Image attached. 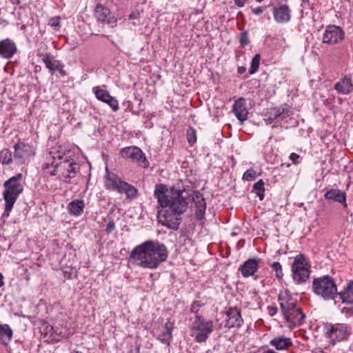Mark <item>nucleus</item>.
<instances>
[{"label":"nucleus","mask_w":353,"mask_h":353,"mask_svg":"<svg viewBox=\"0 0 353 353\" xmlns=\"http://www.w3.org/2000/svg\"><path fill=\"white\" fill-rule=\"evenodd\" d=\"M168 256L166 246L158 241L148 240L137 245L130 254V260L137 265L147 269H156Z\"/></svg>","instance_id":"nucleus-1"},{"label":"nucleus","mask_w":353,"mask_h":353,"mask_svg":"<svg viewBox=\"0 0 353 353\" xmlns=\"http://www.w3.org/2000/svg\"><path fill=\"white\" fill-rule=\"evenodd\" d=\"M159 221L170 229L176 230L181 223V214L186 210L187 200H158Z\"/></svg>","instance_id":"nucleus-2"},{"label":"nucleus","mask_w":353,"mask_h":353,"mask_svg":"<svg viewBox=\"0 0 353 353\" xmlns=\"http://www.w3.org/2000/svg\"><path fill=\"white\" fill-rule=\"evenodd\" d=\"M313 292L325 301L334 300L337 295V287L334 279L324 275L314 279L312 281Z\"/></svg>","instance_id":"nucleus-3"},{"label":"nucleus","mask_w":353,"mask_h":353,"mask_svg":"<svg viewBox=\"0 0 353 353\" xmlns=\"http://www.w3.org/2000/svg\"><path fill=\"white\" fill-rule=\"evenodd\" d=\"M310 265L303 254L297 255L294 260L292 271L294 280L298 283L305 282L310 274Z\"/></svg>","instance_id":"nucleus-4"},{"label":"nucleus","mask_w":353,"mask_h":353,"mask_svg":"<svg viewBox=\"0 0 353 353\" xmlns=\"http://www.w3.org/2000/svg\"><path fill=\"white\" fill-rule=\"evenodd\" d=\"M105 186L109 189H112L120 193H125L127 199H133L137 196L138 190L132 185L121 181L117 176H107L105 179Z\"/></svg>","instance_id":"nucleus-5"},{"label":"nucleus","mask_w":353,"mask_h":353,"mask_svg":"<svg viewBox=\"0 0 353 353\" xmlns=\"http://www.w3.org/2000/svg\"><path fill=\"white\" fill-rule=\"evenodd\" d=\"M23 174H17L7 180L4 184L3 199H17L23 190Z\"/></svg>","instance_id":"nucleus-6"},{"label":"nucleus","mask_w":353,"mask_h":353,"mask_svg":"<svg viewBox=\"0 0 353 353\" xmlns=\"http://www.w3.org/2000/svg\"><path fill=\"white\" fill-rule=\"evenodd\" d=\"M325 334L333 341H341L347 339L351 334L350 327L345 323L327 324L325 325ZM335 344V341H333Z\"/></svg>","instance_id":"nucleus-7"},{"label":"nucleus","mask_w":353,"mask_h":353,"mask_svg":"<svg viewBox=\"0 0 353 353\" xmlns=\"http://www.w3.org/2000/svg\"><path fill=\"white\" fill-rule=\"evenodd\" d=\"M13 159L17 165H23L30 161L35 154L34 148L29 144L18 142L14 145Z\"/></svg>","instance_id":"nucleus-8"},{"label":"nucleus","mask_w":353,"mask_h":353,"mask_svg":"<svg viewBox=\"0 0 353 353\" xmlns=\"http://www.w3.org/2000/svg\"><path fill=\"white\" fill-rule=\"evenodd\" d=\"M345 32L337 26L330 25L325 28L323 34V43L329 45L340 43L344 40Z\"/></svg>","instance_id":"nucleus-9"},{"label":"nucleus","mask_w":353,"mask_h":353,"mask_svg":"<svg viewBox=\"0 0 353 353\" xmlns=\"http://www.w3.org/2000/svg\"><path fill=\"white\" fill-rule=\"evenodd\" d=\"M122 157L137 162L143 168H148L149 163L147 161L143 152L137 146H131L123 148L121 151Z\"/></svg>","instance_id":"nucleus-10"},{"label":"nucleus","mask_w":353,"mask_h":353,"mask_svg":"<svg viewBox=\"0 0 353 353\" xmlns=\"http://www.w3.org/2000/svg\"><path fill=\"white\" fill-rule=\"evenodd\" d=\"M290 107L288 104H282L279 107L270 108L266 110L264 121L267 124H271L277 118L284 119L291 114Z\"/></svg>","instance_id":"nucleus-11"},{"label":"nucleus","mask_w":353,"mask_h":353,"mask_svg":"<svg viewBox=\"0 0 353 353\" xmlns=\"http://www.w3.org/2000/svg\"><path fill=\"white\" fill-rule=\"evenodd\" d=\"M94 16L97 22L101 23L116 25L117 22V18L111 13L109 8L105 7L101 3H97L95 9Z\"/></svg>","instance_id":"nucleus-12"},{"label":"nucleus","mask_w":353,"mask_h":353,"mask_svg":"<svg viewBox=\"0 0 353 353\" xmlns=\"http://www.w3.org/2000/svg\"><path fill=\"white\" fill-rule=\"evenodd\" d=\"M63 159V161L59 163L60 175L65 179L74 177L79 170V165L73 159L66 157Z\"/></svg>","instance_id":"nucleus-13"},{"label":"nucleus","mask_w":353,"mask_h":353,"mask_svg":"<svg viewBox=\"0 0 353 353\" xmlns=\"http://www.w3.org/2000/svg\"><path fill=\"white\" fill-rule=\"evenodd\" d=\"M232 112L238 119L239 124L243 125L249 114L245 99L243 97L237 99L232 105Z\"/></svg>","instance_id":"nucleus-14"},{"label":"nucleus","mask_w":353,"mask_h":353,"mask_svg":"<svg viewBox=\"0 0 353 353\" xmlns=\"http://www.w3.org/2000/svg\"><path fill=\"white\" fill-rule=\"evenodd\" d=\"M283 315L290 328L300 326L305 322V316L302 310L285 312Z\"/></svg>","instance_id":"nucleus-15"},{"label":"nucleus","mask_w":353,"mask_h":353,"mask_svg":"<svg viewBox=\"0 0 353 353\" xmlns=\"http://www.w3.org/2000/svg\"><path fill=\"white\" fill-rule=\"evenodd\" d=\"M339 94L347 95L353 92V83L351 76L345 75L340 79L334 85Z\"/></svg>","instance_id":"nucleus-16"},{"label":"nucleus","mask_w":353,"mask_h":353,"mask_svg":"<svg viewBox=\"0 0 353 353\" xmlns=\"http://www.w3.org/2000/svg\"><path fill=\"white\" fill-rule=\"evenodd\" d=\"M17 51V46L12 39L7 38L0 41V56L1 57L10 59Z\"/></svg>","instance_id":"nucleus-17"},{"label":"nucleus","mask_w":353,"mask_h":353,"mask_svg":"<svg viewBox=\"0 0 353 353\" xmlns=\"http://www.w3.org/2000/svg\"><path fill=\"white\" fill-rule=\"evenodd\" d=\"M273 16L277 23H288L291 19V10L288 5L283 4L274 8Z\"/></svg>","instance_id":"nucleus-18"},{"label":"nucleus","mask_w":353,"mask_h":353,"mask_svg":"<svg viewBox=\"0 0 353 353\" xmlns=\"http://www.w3.org/2000/svg\"><path fill=\"white\" fill-rule=\"evenodd\" d=\"M279 301L282 314L292 310H302L301 307L297 306V301L292 298L289 297L288 294L286 293L279 294Z\"/></svg>","instance_id":"nucleus-19"},{"label":"nucleus","mask_w":353,"mask_h":353,"mask_svg":"<svg viewBox=\"0 0 353 353\" xmlns=\"http://www.w3.org/2000/svg\"><path fill=\"white\" fill-rule=\"evenodd\" d=\"M228 319L225 326L228 328L240 327L243 323L241 312L236 308H230L227 312Z\"/></svg>","instance_id":"nucleus-20"},{"label":"nucleus","mask_w":353,"mask_h":353,"mask_svg":"<svg viewBox=\"0 0 353 353\" xmlns=\"http://www.w3.org/2000/svg\"><path fill=\"white\" fill-rule=\"evenodd\" d=\"M259 268V260L250 259L245 261L239 268L243 277L253 276Z\"/></svg>","instance_id":"nucleus-21"},{"label":"nucleus","mask_w":353,"mask_h":353,"mask_svg":"<svg viewBox=\"0 0 353 353\" xmlns=\"http://www.w3.org/2000/svg\"><path fill=\"white\" fill-rule=\"evenodd\" d=\"M173 328L174 323L168 321L165 324L163 330L161 332V333L157 335V339L160 341L163 344L170 345V342L172 340Z\"/></svg>","instance_id":"nucleus-22"},{"label":"nucleus","mask_w":353,"mask_h":353,"mask_svg":"<svg viewBox=\"0 0 353 353\" xmlns=\"http://www.w3.org/2000/svg\"><path fill=\"white\" fill-rule=\"evenodd\" d=\"M63 157L64 154L62 155L59 152H58L56 155H53L52 157L54 161L51 164L46 163L43 165V170H45L46 173L49 174L50 176H56L57 174H60L59 164L58 163H55V160H61L63 159Z\"/></svg>","instance_id":"nucleus-23"},{"label":"nucleus","mask_w":353,"mask_h":353,"mask_svg":"<svg viewBox=\"0 0 353 353\" xmlns=\"http://www.w3.org/2000/svg\"><path fill=\"white\" fill-rule=\"evenodd\" d=\"M270 344L274 346L277 350H284L291 347L292 342L290 338L282 336L274 337L270 340Z\"/></svg>","instance_id":"nucleus-24"},{"label":"nucleus","mask_w":353,"mask_h":353,"mask_svg":"<svg viewBox=\"0 0 353 353\" xmlns=\"http://www.w3.org/2000/svg\"><path fill=\"white\" fill-rule=\"evenodd\" d=\"M185 191L184 185L181 181H178L172 187H169L168 197L169 199H187L183 196V193Z\"/></svg>","instance_id":"nucleus-25"},{"label":"nucleus","mask_w":353,"mask_h":353,"mask_svg":"<svg viewBox=\"0 0 353 353\" xmlns=\"http://www.w3.org/2000/svg\"><path fill=\"white\" fill-rule=\"evenodd\" d=\"M214 328L212 321H204L200 319V343L205 341L212 332Z\"/></svg>","instance_id":"nucleus-26"},{"label":"nucleus","mask_w":353,"mask_h":353,"mask_svg":"<svg viewBox=\"0 0 353 353\" xmlns=\"http://www.w3.org/2000/svg\"><path fill=\"white\" fill-rule=\"evenodd\" d=\"M39 56L41 58L46 67L50 71H56L59 65L61 64L60 61L52 59L50 54H39Z\"/></svg>","instance_id":"nucleus-27"},{"label":"nucleus","mask_w":353,"mask_h":353,"mask_svg":"<svg viewBox=\"0 0 353 353\" xmlns=\"http://www.w3.org/2000/svg\"><path fill=\"white\" fill-rule=\"evenodd\" d=\"M13 332L8 324H0V341L8 345L12 340Z\"/></svg>","instance_id":"nucleus-28"},{"label":"nucleus","mask_w":353,"mask_h":353,"mask_svg":"<svg viewBox=\"0 0 353 353\" xmlns=\"http://www.w3.org/2000/svg\"><path fill=\"white\" fill-rule=\"evenodd\" d=\"M83 200H72L68 206L70 214L74 216H79L83 211Z\"/></svg>","instance_id":"nucleus-29"},{"label":"nucleus","mask_w":353,"mask_h":353,"mask_svg":"<svg viewBox=\"0 0 353 353\" xmlns=\"http://www.w3.org/2000/svg\"><path fill=\"white\" fill-rule=\"evenodd\" d=\"M199 301H194L192 307L191 312L194 314L195 321L193 323L192 329H193V336L196 341H199V324L197 323V321L199 320Z\"/></svg>","instance_id":"nucleus-30"},{"label":"nucleus","mask_w":353,"mask_h":353,"mask_svg":"<svg viewBox=\"0 0 353 353\" xmlns=\"http://www.w3.org/2000/svg\"><path fill=\"white\" fill-rule=\"evenodd\" d=\"M92 92L94 94L96 98L101 101H105V100H108V99L111 102H114V97L111 96L108 91L105 90H103L97 86L92 88Z\"/></svg>","instance_id":"nucleus-31"},{"label":"nucleus","mask_w":353,"mask_h":353,"mask_svg":"<svg viewBox=\"0 0 353 353\" xmlns=\"http://www.w3.org/2000/svg\"><path fill=\"white\" fill-rule=\"evenodd\" d=\"M169 191V187L163 183L156 184L154 195L157 199H169L168 197V193Z\"/></svg>","instance_id":"nucleus-32"},{"label":"nucleus","mask_w":353,"mask_h":353,"mask_svg":"<svg viewBox=\"0 0 353 353\" xmlns=\"http://www.w3.org/2000/svg\"><path fill=\"white\" fill-rule=\"evenodd\" d=\"M13 160L12 152L9 149L3 148L0 152V163L2 165H10Z\"/></svg>","instance_id":"nucleus-33"},{"label":"nucleus","mask_w":353,"mask_h":353,"mask_svg":"<svg viewBox=\"0 0 353 353\" xmlns=\"http://www.w3.org/2000/svg\"><path fill=\"white\" fill-rule=\"evenodd\" d=\"M325 199H346V194L344 191L332 189L325 194Z\"/></svg>","instance_id":"nucleus-34"},{"label":"nucleus","mask_w":353,"mask_h":353,"mask_svg":"<svg viewBox=\"0 0 353 353\" xmlns=\"http://www.w3.org/2000/svg\"><path fill=\"white\" fill-rule=\"evenodd\" d=\"M253 190L255 191L256 194L259 199H263L264 197V182L262 179L255 183L253 185Z\"/></svg>","instance_id":"nucleus-35"},{"label":"nucleus","mask_w":353,"mask_h":353,"mask_svg":"<svg viewBox=\"0 0 353 353\" xmlns=\"http://www.w3.org/2000/svg\"><path fill=\"white\" fill-rule=\"evenodd\" d=\"M260 54H256L254 56V57L252 59L251 62V67L249 70V72L250 74H254L259 69V65H260Z\"/></svg>","instance_id":"nucleus-36"},{"label":"nucleus","mask_w":353,"mask_h":353,"mask_svg":"<svg viewBox=\"0 0 353 353\" xmlns=\"http://www.w3.org/2000/svg\"><path fill=\"white\" fill-rule=\"evenodd\" d=\"M256 177V172L252 168L247 170L242 177L244 181H254Z\"/></svg>","instance_id":"nucleus-37"},{"label":"nucleus","mask_w":353,"mask_h":353,"mask_svg":"<svg viewBox=\"0 0 353 353\" xmlns=\"http://www.w3.org/2000/svg\"><path fill=\"white\" fill-rule=\"evenodd\" d=\"M339 295L343 303L353 304V296H351L346 290L339 292Z\"/></svg>","instance_id":"nucleus-38"},{"label":"nucleus","mask_w":353,"mask_h":353,"mask_svg":"<svg viewBox=\"0 0 353 353\" xmlns=\"http://www.w3.org/2000/svg\"><path fill=\"white\" fill-rule=\"evenodd\" d=\"M5 201H6L5 210L2 214V217H1L2 219H6L9 216L10 212L12 210L16 200H5Z\"/></svg>","instance_id":"nucleus-39"},{"label":"nucleus","mask_w":353,"mask_h":353,"mask_svg":"<svg viewBox=\"0 0 353 353\" xmlns=\"http://www.w3.org/2000/svg\"><path fill=\"white\" fill-rule=\"evenodd\" d=\"M187 139L190 145L195 143L196 141V132L192 127H190L187 130Z\"/></svg>","instance_id":"nucleus-40"},{"label":"nucleus","mask_w":353,"mask_h":353,"mask_svg":"<svg viewBox=\"0 0 353 353\" xmlns=\"http://www.w3.org/2000/svg\"><path fill=\"white\" fill-rule=\"evenodd\" d=\"M272 268L273 270L275 271L277 278L281 279L283 277L282 267L279 262H274L272 265Z\"/></svg>","instance_id":"nucleus-41"},{"label":"nucleus","mask_w":353,"mask_h":353,"mask_svg":"<svg viewBox=\"0 0 353 353\" xmlns=\"http://www.w3.org/2000/svg\"><path fill=\"white\" fill-rule=\"evenodd\" d=\"M114 102H111L110 100L108 99V100H105V101L103 102L107 103L112 109L113 111L116 112L119 110V102L114 97Z\"/></svg>","instance_id":"nucleus-42"},{"label":"nucleus","mask_w":353,"mask_h":353,"mask_svg":"<svg viewBox=\"0 0 353 353\" xmlns=\"http://www.w3.org/2000/svg\"><path fill=\"white\" fill-rule=\"evenodd\" d=\"M48 25L51 27L57 28L60 26V17H54L49 20Z\"/></svg>","instance_id":"nucleus-43"},{"label":"nucleus","mask_w":353,"mask_h":353,"mask_svg":"<svg viewBox=\"0 0 353 353\" xmlns=\"http://www.w3.org/2000/svg\"><path fill=\"white\" fill-rule=\"evenodd\" d=\"M115 230V223L113 220H110L107 224L105 232L110 234Z\"/></svg>","instance_id":"nucleus-44"},{"label":"nucleus","mask_w":353,"mask_h":353,"mask_svg":"<svg viewBox=\"0 0 353 353\" xmlns=\"http://www.w3.org/2000/svg\"><path fill=\"white\" fill-rule=\"evenodd\" d=\"M205 203H204L203 205H201V204L200 203V216H199V219H200V226H202L204 225L205 222L203 221V215H204V213H205Z\"/></svg>","instance_id":"nucleus-45"},{"label":"nucleus","mask_w":353,"mask_h":353,"mask_svg":"<svg viewBox=\"0 0 353 353\" xmlns=\"http://www.w3.org/2000/svg\"><path fill=\"white\" fill-rule=\"evenodd\" d=\"M240 43L243 46H245L249 43V39L246 32L241 33Z\"/></svg>","instance_id":"nucleus-46"},{"label":"nucleus","mask_w":353,"mask_h":353,"mask_svg":"<svg viewBox=\"0 0 353 353\" xmlns=\"http://www.w3.org/2000/svg\"><path fill=\"white\" fill-rule=\"evenodd\" d=\"M341 313L345 314L347 316L353 315V305L352 307H344L341 309Z\"/></svg>","instance_id":"nucleus-47"},{"label":"nucleus","mask_w":353,"mask_h":353,"mask_svg":"<svg viewBox=\"0 0 353 353\" xmlns=\"http://www.w3.org/2000/svg\"><path fill=\"white\" fill-rule=\"evenodd\" d=\"M266 8V6H260L255 8H252V12L256 15L261 14Z\"/></svg>","instance_id":"nucleus-48"},{"label":"nucleus","mask_w":353,"mask_h":353,"mask_svg":"<svg viewBox=\"0 0 353 353\" xmlns=\"http://www.w3.org/2000/svg\"><path fill=\"white\" fill-rule=\"evenodd\" d=\"M267 310H268V314L271 316H274L277 312V307L276 306H272V305L268 306Z\"/></svg>","instance_id":"nucleus-49"},{"label":"nucleus","mask_w":353,"mask_h":353,"mask_svg":"<svg viewBox=\"0 0 353 353\" xmlns=\"http://www.w3.org/2000/svg\"><path fill=\"white\" fill-rule=\"evenodd\" d=\"M290 159L292 161L293 163H298V159L300 158V156L294 152L291 153L290 155Z\"/></svg>","instance_id":"nucleus-50"},{"label":"nucleus","mask_w":353,"mask_h":353,"mask_svg":"<svg viewBox=\"0 0 353 353\" xmlns=\"http://www.w3.org/2000/svg\"><path fill=\"white\" fill-rule=\"evenodd\" d=\"M351 296H353V280L348 283L347 287L345 288Z\"/></svg>","instance_id":"nucleus-51"},{"label":"nucleus","mask_w":353,"mask_h":353,"mask_svg":"<svg viewBox=\"0 0 353 353\" xmlns=\"http://www.w3.org/2000/svg\"><path fill=\"white\" fill-rule=\"evenodd\" d=\"M56 71H58L62 77H64L67 74L66 71L63 69V65L61 63L59 65Z\"/></svg>","instance_id":"nucleus-52"},{"label":"nucleus","mask_w":353,"mask_h":353,"mask_svg":"<svg viewBox=\"0 0 353 353\" xmlns=\"http://www.w3.org/2000/svg\"><path fill=\"white\" fill-rule=\"evenodd\" d=\"M248 0H234V3L238 7H243Z\"/></svg>","instance_id":"nucleus-53"},{"label":"nucleus","mask_w":353,"mask_h":353,"mask_svg":"<svg viewBox=\"0 0 353 353\" xmlns=\"http://www.w3.org/2000/svg\"><path fill=\"white\" fill-rule=\"evenodd\" d=\"M139 14L137 12H132L129 15V19H136L139 17Z\"/></svg>","instance_id":"nucleus-54"},{"label":"nucleus","mask_w":353,"mask_h":353,"mask_svg":"<svg viewBox=\"0 0 353 353\" xmlns=\"http://www.w3.org/2000/svg\"><path fill=\"white\" fill-rule=\"evenodd\" d=\"M246 71V68L245 66H239L237 69V72L239 74H242L245 73Z\"/></svg>","instance_id":"nucleus-55"},{"label":"nucleus","mask_w":353,"mask_h":353,"mask_svg":"<svg viewBox=\"0 0 353 353\" xmlns=\"http://www.w3.org/2000/svg\"><path fill=\"white\" fill-rule=\"evenodd\" d=\"M210 230L209 228H205L203 230V229L200 230V234H202L203 236H206L209 234Z\"/></svg>","instance_id":"nucleus-56"},{"label":"nucleus","mask_w":353,"mask_h":353,"mask_svg":"<svg viewBox=\"0 0 353 353\" xmlns=\"http://www.w3.org/2000/svg\"><path fill=\"white\" fill-rule=\"evenodd\" d=\"M3 285H4L3 276V274L0 272V288H1V287H2Z\"/></svg>","instance_id":"nucleus-57"},{"label":"nucleus","mask_w":353,"mask_h":353,"mask_svg":"<svg viewBox=\"0 0 353 353\" xmlns=\"http://www.w3.org/2000/svg\"><path fill=\"white\" fill-rule=\"evenodd\" d=\"M194 216L196 219H199V208H197L196 210H195V212H194Z\"/></svg>","instance_id":"nucleus-58"},{"label":"nucleus","mask_w":353,"mask_h":353,"mask_svg":"<svg viewBox=\"0 0 353 353\" xmlns=\"http://www.w3.org/2000/svg\"><path fill=\"white\" fill-rule=\"evenodd\" d=\"M339 202H341L344 207L347 206L346 200H338Z\"/></svg>","instance_id":"nucleus-59"},{"label":"nucleus","mask_w":353,"mask_h":353,"mask_svg":"<svg viewBox=\"0 0 353 353\" xmlns=\"http://www.w3.org/2000/svg\"><path fill=\"white\" fill-rule=\"evenodd\" d=\"M70 275H71V273H70V272H64V276H65V277L70 278Z\"/></svg>","instance_id":"nucleus-60"},{"label":"nucleus","mask_w":353,"mask_h":353,"mask_svg":"<svg viewBox=\"0 0 353 353\" xmlns=\"http://www.w3.org/2000/svg\"><path fill=\"white\" fill-rule=\"evenodd\" d=\"M263 353H277V352H274L272 350H268L265 352H264Z\"/></svg>","instance_id":"nucleus-61"},{"label":"nucleus","mask_w":353,"mask_h":353,"mask_svg":"<svg viewBox=\"0 0 353 353\" xmlns=\"http://www.w3.org/2000/svg\"><path fill=\"white\" fill-rule=\"evenodd\" d=\"M136 351H137V352H139V347H137L136 348Z\"/></svg>","instance_id":"nucleus-62"},{"label":"nucleus","mask_w":353,"mask_h":353,"mask_svg":"<svg viewBox=\"0 0 353 353\" xmlns=\"http://www.w3.org/2000/svg\"><path fill=\"white\" fill-rule=\"evenodd\" d=\"M257 2H261L263 0H256Z\"/></svg>","instance_id":"nucleus-63"},{"label":"nucleus","mask_w":353,"mask_h":353,"mask_svg":"<svg viewBox=\"0 0 353 353\" xmlns=\"http://www.w3.org/2000/svg\"><path fill=\"white\" fill-rule=\"evenodd\" d=\"M130 353H133V350H130Z\"/></svg>","instance_id":"nucleus-64"}]
</instances>
